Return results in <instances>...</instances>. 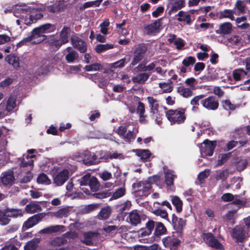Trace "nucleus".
<instances>
[{
  "label": "nucleus",
  "instance_id": "1",
  "mask_svg": "<svg viewBox=\"0 0 250 250\" xmlns=\"http://www.w3.org/2000/svg\"><path fill=\"white\" fill-rule=\"evenodd\" d=\"M45 9L43 6L37 8H18L14 12L15 16L20 18L16 21V22L18 25H20L21 22L26 25L30 24L42 17L43 15L40 11Z\"/></svg>",
  "mask_w": 250,
  "mask_h": 250
},
{
  "label": "nucleus",
  "instance_id": "2",
  "mask_svg": "<svg viewBox=\"0 0 250 250\" xmlns=\"http://www.w3.org/2000/svg\"><path fill=\"white\" fill-rule=\"evenodd\" d=\"M55 26L50 23H46L35 28L31 32V35L24 38L19 43V45L21 46L27 42L33 44H38L44 41L46 39L44 34L50 33L55 30Z\"/></svg>",
  "mask_w": 250,
  "mask_h": 250
},
{
  "label": "nucleus",
  "instance_id": "3",
  "mask_svg": "<svg viewBox=\"0 0 250 250\" xmlns=\"http://www.w3.org/2000/svg\"><path fill=\"white\" fill-rule=\"evenodd\" d=\"M147 99L152 118L155 119L158 125H160L162 124V116L167 112L166 108L160 105L158 101L152 97H148Z\"/></svg>",
  "mask_w": 250,
  "mask_h": 250
},
{
  "label": "nucleus",
  "instance_id": "4",
  "mask_svg": "<svg viewBox=\"0 0 250 250\" xmlns=\"http://www.w3.org/2000/svg\"><path fill=\"white\" fill-rule=\"evenodd\" d=\"M166 116L171 125L183 124L186 119L185 109L183 108L170 109L167 111Z\"/></svg>",
  "mask_w": 250,
  "mask_h": 250
},
{
  "label": "nucleus",
  "instance_id": "5",
  "mask_svg": "<svg viewBox=\"0 0 250 250\" xmlns=\"http://www.w3.org/2000/svg\"><path fill=\"white\" fill-rule=\"evenodd\" d=\"M70 33V29L69 27H64L60 32L59 39L54 36L50 37V43L58 48L62 44L68 42V36Z\"/></svg>",
  "mask_w": 250,
  "mask_h": 250
},
{
  "label": "nucleus",
  "instance_id": "6",
  "mask_svg": "<svg viewBox=\"0 0 250 250\" xmlns=\"http://www.w3.org/2000/svg\"><path fill=\"white\" fill-rule=\"evenodd\" d=\"M130 125H123L117 130L116 132L118 134L122 137L125 141L130 142L134 139V135L138 133V129L133 128L132 131L130 129L128 130Z\"/></svg>",
  "mask_w": 250,
  "mask_h": 250
},
{
  "label": "nucleus",
  "instance_id": "7",
  "mask_svg": "<svg viewBox=\"0 0 250 250\" xmlns=\"http://www.w3.org/2000/svg\"><path fill=\"white\" fill-rule=\"evenodd\" d=\"M231 236L237 242L242 243L246 238V233L244 226H236L230 231Z\"/></svg>",
  "mask_w": 250,
  "mask_h": 250
},
{
  "label": "nucleus",
  "instance_id": "8",
  "mask_svg": "<svg viewBox=\"0 0 250 250\" xmlns=\"http://www.w3.org/2000/svg\"><path fill=\"white\" fill-rule=\"evenodd\" d=\"M44 217L42 213H38L30 217L24 222L22 226V229L25 230L29 229L37 224Z\"/></svg>",
  "mask_w": 250,
  "mask_h": 250
},
{
  "label": "nucleus",
  "instance_id": "9",
  "mask_svg": "<svg viewBox=\"0 0 250 250\" xmlns=\"http://www.w3.org/2000/svg\"><path fill=\"white\" fill-rule=\"evenodd\" d=\"M201 103L204 108L210 110L217 109L219 106L218 101L213 96H209L202 100Z\"/></svg>",
  "mask_w": 250,
  "mask_h": 250
},
{
  "label": "nucleus",
  "instance_id": "10",
  "mask_svg": "<svg viewBox=\"0 0 250 250\" xmlns=\"http://www.w3.org/2000/svg\"><path fill=\"white\" fill-rule=\"evenodd\" d=\"M69 171L64 169L53 176L54 183L57 186H62L68 179Z\"/></svg>",
  "mask_w": 250,
  "mask_h": 250
},
{
  "label": "nucleus",
  "instance_id": "11",
  "mask_svg": "<svg viewBox=\"0 0 250 250\" xmlns=\"http://www.w3.org/2000/svg\"><path fill=\"white\" fill-rule=\"evenodd\" d=\"M215 146V142L205 140L201 144V151L202 153H204L206 156H211L213 155V151Z\"/></svg>",
  "mask_w": 250,
  "mask_h": 250
},
{
  "label": "nucleus",
  "instance_id": "12",
  "mask_svg": "<svg viewBox=\"0 0 250 250\" xmlns=\"http://www.w3.org/2000/svg\"><path fill=\"white\" fill-rule=\"evenodd\" d=\"M146 47L144 44L139 45L135 50L133 59L132 61L131 64L133 65H136L143 58V55L146 51Z\"/></svg>",
  "mask_w": 250,
  "mask_h": 250
},
{
  "label": "nucleus",
  "instance_id": "13",
  "mask_svg": "<svg viewBox=\"0 0 250 250\" xmlns=\"http://www.w3.org/2000/svg\"><path fill=\"white\" fill-rule=\"evenodd\" d=\"M8 217L10 219H17L23 216L24 210L21 208L6 207L5 208Z\"/></svg>",
  "mask_w": 250,
  "mask_h": 250
},
{
  "label": "nucleus",
  "instance_id": "14",
  "mask_svg": "<svg viewBox=\"0 0 250 250\" xmlns=\"http://www.w3.org/2000/svg\"><path fill=\"white\" fill-rule=\"evenodd\" d=\"M171 222L174 229L178 232L182 231L186 224V220L178 218L175 214H172Z\"/></svg>",
  "mask_w": 250,
  "mask_h": 250
},
{
  "label": "nucleus",
  "instance_id": "15",
  "mask_svg": "<svg viewBox=\"0 0 250 250\" xmlns=\"http://www.w3.org/2000/svg\"><path fill=\"white\" fill-rule=\"evenodd\" d=\"M71 43L74 47L78 49L81 53L86 51L87 46L86 43L79 37L73 36L71 39Z\"/></svg>",
  "mask_w": 250,
  "mask_h": 250
},
{
  "label": "nucleus",
  "instance_id": "16",
  "mask_svg": "<svg viewBox=\"0 0 250 250\" xmlns=\"http://www.w3.org/2000/svg\"><path fill=\"white\" fill-rule=\"evenodd\" d=\"M129 219V223L131 225L136 226L137 225L141 223V212L137 210H133L129 213L128 217L127 219Z\"/></svg>",
  "mask_w": 250,
  "mask_h": 250
},
{
  "label": "nucleus",
  "instance_id": "17",
  "mask_svg": "<svg viewBox=\"0 0 250 250\" xmlns=\"http://www.w3.org/2000/svg\"><path fill=\"white\" fill-rule=\"evenodd\" d=\"M160 20L155 21L154 22L145 26V32L147 34H152L159 32L161 26Z\"/></svg>",
  "mask_w": 250,
  "mask_h": 250
},
{
  "label": "nucleus",
  "instance_id": "18",
  "mask_svg": "<svg viewBox=\"0 0 250 250\" xmlns=\"http://www.w3.org/2000/svg\"><path fill=\"white\" fill-rule=\"evenodd\" d=\"M1 180L5 186L12 185L14 183L15 177L13 171L10 170L2 173Z\"/></svg>",
  "mask_w": 250,
  "mask_h": 250
},
{
  "label": "nucleus",
  "instance_id": "19",
  "mask_svg": "<svg viewBox=\"0 0 250 250\" xmlns=\"http://www.w3.org/2000/svg\"><path fill=\"white\" fill-rule=\"evenodd\" d=\"M236 14V12L233 9H224L219 13L220 19H229L231 21L235 20L234 15Z\"/></svg>",
  "mask_w": 250,
  "mask_h": 250
},
{
  "label": "nucleus",
  "instance_id": "20",
  "mask_svg": "<svg viewBox=\"0 0 250 250\" xmlns=\"http://www.w3.org/2000/svg\"><path fill=\"white\" fill-rule=\"evenodd\" d=\"M156 222L153 220H149L146 224V228L141 230V236L143 237L150 234L154 228L155 225L156 226Z\"/></svg>",
  "mask_w": 250,
  "mask_h": 250
},
{
  "label": "nucleus",
  "instance_id": "21",
  "mask_svg": "<svg viewBox=\"0 0 250 250\" xmlns=\"http://www.w3.org/2000/svg\"><path fill=\"white\" fill-rule=\"evenodd\" d=\"M5 61L10 64L12 65L14 68L18 69L20 67L19 58L13 54L7 55L5 58Z\"/></svg>",
  "mask_w": 250,
  "mask_h": 250
},
{
  "label": "nucleus",
  "instance_id": "22",
  "mask_svg": "<svg viewBox=\"0 0 250 250\" xmlns=\"http://www.w3.org/2000/svg\"><path fill=\"white\" fill-rule=\"evenodd\" d=\"M24 210V212L32 214L41 211L42 208L39 204L33 202L26 205Z\"/></svg>",
  "mask_w": 250,
  "mask_h": 250
},
{
  "label": "nucleus",
  "instance_id": "23",
  "mask_svg": "<svg viewBox=\"0 0 250 250\" xmlns=\"http://www.w3.org/2000/svg\"><path fill=\"white\" fill-rule=\"evenodd\" d=\"M64 226L61 225L51 226L41 229L39 233L41 234H51L61 231V229Z\"/></svg>",
  "mask_w": 250,
  "mask_h": 250
},
{
  "label": "nucleus",
  "instance_id": "24",
  "mask_svg": "<svg viewBox=\"0 0 250 250\" xmlns=\"http://www.w3.org/2000/svg\"><path fill=\"white\" fill-rule=\"evenodd\" d=\"M16 99L14 96H11L8 99L6 105L4 104V110L5 113H7L12 111L15 107H16Z\"/></svg>",
  "mask_w": 250,
  "mask_h": 250
},
{
  "label": "nucleus",
  "instance_id": "25",
  "mask_svg": "<svg viewBox=\"0 0 250 250\" xmlns=\"http://www.w3.org/2000/svg\"><path fill=\"white\" fill-rule=\"evenodd\" d=\"M165 183L167 187H173V188L174 187V180L176 177V176L173 174L170 170H167L165 172Z\"/></svg>",
  "mask_w": 250,
  "mask_h": 250
},
{
  "label": "nucleus",
  "instance_id": "26",
  "mask_svg": "<svg viewBox=\"0 0 250 250\" xmlns=\"http://www.w3.org/2000/svg\"><path fill=\"white\" fill-rule=\"evenodd\" d=\"M167 231V228L162 223L158 222L156 223L155 229L154 232V236L158 237L162 235L166 234Z\"/></svg>",
  "mask_w": 250,
  "mask_h": 250
},
{
  "label": "nucleus",
  "instance_id": "27",
  "mask_svg": "<svg viewBox=\"0 0 250 250\" xmlns=\"http://www.w3.org/2000/svg\"><path fill=\"white\" fill-rule=\"evenodd\" d=\"M172 204L175 206L177 212L180 213L183 210V202L177 196H171Z\"/></svg>",
  "mask_w": 250,
  "mask_h": 250
},
{
  "label": "nucleus",
  "instance_id": "28",
  "mask_svg": "<svg viewBox=\"0 0 250 250\" xmlns=\"http://www.w3.org/2000/svg\"><path fill=\"white\" fill-rule=\"evenodd\" d=\"M65 6L64 1H59L56 2L52 5L49 6L47 7L48 11L52 12H58L61 10L64 9Z\"/></svg>",
  "mask_w": 250,
  "mask_h": 250
},
{
  "label": "nucleus",
  "instance_id": "29",
  "mask_svg": "<svg viewBox=\"0 0 250 250\" xmlns=\"http://www.w3.org/2000/svg\"><path fill=\"white\" fill-rule=\"evenodd\" d=\"M64 51L68 52L65 56V59L68 62H73L78 56V53L72 50L71 47L66 48Z\"/></svg>",
  "mask_w": 250,
  "mask_h": 250
},
{
  "label": "nucleus",
  "instance_id": "30",
  "mask_svg": "<svg viewBox=\"0 0 250 250\" xmlns=\"http://www.w3.org/2000/svg\"><path fill=\"white\" fill-rule=\"evenodd\" d=\"M152 212L157 216H160L162 218L165 219L167 220L169 223H170L168 218V215L167 211L164 209H162L159 208H152Z\"/></svg>",
  "mask_w": 250,
  "mask_h": 250
},
{
  "label": "nucleus",
  "instance_id": "31",
  "mask_svg": "<svg viewBox=\"0 0 250 250\" xmlns=\"http://www.w3.org/2000/svg\"><path fill=\"white\" fill-rule=\"evenodd\" d=\"M97 233L92 231H88L83 234V242L87 245H91L93 242V238L97 237Z\"/></svg>",
  "mask_w": 250,
  "mask_h": 250
},
{
  "label": "nucleus",
  "instance_id": "32",
  "mask_svg": "<svg viewBox=\"0 0 250 250\" xmlns=\"http://www.w3.org/2000/svg\"><path fill=\"white\" fill-rule=\"evenodd\" d=\"M149 75L146 73H140L132 78V80L134 83H144L149 78Z\"/></svg>",
  "mask_w": 250,
  "mask_h": 250
},
{
  "label": "nucleus",
  "instance_id": "33",
  "mask_svg": "<svg viewBox=\"0 0 250 250\" xmlns=\"http://www.w3.org/2000/svg\"><path fill=\"white\" fill-rule=\"evenodd\" d=\"M177 16H178L177 19L178 21L186 22L188 24H190L191 23V20L190 18V15L188 13L183 11H181L178 13Z\"/></svg>",
  "mask_w": 250,
  "mask_h": 250
},
{
  "label": "nucleus",
  "instance_id": "34",
  "mask_svg": "<svg viewBox=\"0 0 250 250\" xmlns=\"http://www.w3.org/2000/svg\"><path fill=\"white\" fill-rule=\"evenodd\" d=\"M185 1L184 0H178L171 3L170 5V12H174L184 7Z\"/></svg>",
  "mask_w": 250,
  "mask_h": 250
},
{
  "label": "nucleus",
  "instance_id": "35",
  "mask_svg": "<svg viewBox=\"0 0 250 250\" xmlns=\"http://www.w3.org/2000/svg\"><path fill=\"white\" fill-rule=\"evenodd\" d=\"M7 215L5 208L0 209V225L6 226L10 223L11 220Z\"/></svg>",
  "mask_w": 250,
  "mask_h": 250
},
{
  "label": "nucleus",
  "instance_id": "36",
  "mask_svg": "<svg viewBox=\"0 0 250 250\" xmlns=\"http://www.w3.org/2000/svg\"><path fill=\"white\" fill-rule=\"evenodd\" d=\"M247 18L246 16H242L241 17L237 18L235 20V21L237 27L241 29H245L249 27V23L245 22Z\"/></svg>",
  "mask_w": 250,
  "mask_h": 250
},
{
  "label": "nucleus",
  "instance_id": "37",
  "mask_svg": "<svg viewBox=\"0 0 250 250\" xmlns=\"http://www.w3.org/2000/svg\"><path fill=\"white\" fill-rule=\"evenodd\" d=\"M221 33L224 34H229L232 31V24L229 22H224L221 24L219 27Z\"/></svg>",
  "mask_w": 250,
  "mask_h": 250
},
{
  "label": "nucleus",
  "instance_id": "38",
  "mask_svg": "<svg viewBox=\"0 0 250 250\" xmlns=\"http://www.w3.org/2000/svg\"><path fill=\"white\" fill-rule=\"evenodd\" d=\"M246 74V72L243 69H236L233 72V77L235 81L242 80Z\"/></svg>",
  "mask_w": 250,
  "mask_h": 250
},
{
  "label": "nucleus",
  "instance_id": "39",
  "mask_svg": "<svg viewBox=\"0 0 250 250\" xmlns=\"http://www.w3.org/2000/svg\"><path fill=\"white\" fill-rule=\"evenodd\" d=\"M222 104L224 109L229 111H233L237 107L236 104L232 103L229 100L223 101Z\"/></svg>",
  "mask_w": 250,
  "mask_h": 250
},
{
  "label": "nucleus",
  "instance_id": "40",
  "mask_svg": "<svg viewBox=\"0 0 250 250\" xmlns=\"http://www.w3.org/2000/svg\"><path fill=\"white\" fill-rule=\"evenodd\" d=\"M37 183L39 184H44L46 185H50L51 183L46 174L44 173L40 174L37 179Z\"/></svg>",
  "mask_w": 250,
  "mask_h": 250
},
{
  "label": "nucleus",
  "instance_id": "41",
  "mask_svg": "<svg viewBox=\"0 0 250 250\" xmlns=\"http://www.w3.org/2000/svg\"><path fill=\"white\" fill-rule=\"evenodd\" d=\"M111 210L109 206H106L101 209L99 215L101 219L105 220L109 218L111 214Z\"/></svg>",
  "mask_w": 250,
  "mask_h": 250
},
{
  "label": "nucleus",
  "instance_id": "42",
  "mask_svg": "<svg viewBox=\"0 0 250 250\" xmlns=\"http://www.w3.org/2000/svg\"><path fill=\"white\" fill-rule=\"evenodd\" d=\"M88 186L93 192L98 191L99 188L100 184L97 178L95 176H92Z\"/></svg>",
  "mask_w": 250,
  "mask_h": 250
},
{
  "label": "nucleus",
  "instance_id": "43",
  "mask_svg": "<svg viewBox=\"0 0 250 250\" xmlns=\"http://www.w3.org/2000/svg\"><path fill=\"white\" fill-rule=\"evenodd\" d=\"M192 90L191 88L181 86L178 88V91L183 97L188 98L192 95Z\"/></svg>",
  "mask_w": 250,
  "mask_h": 250
},
{
  "label": "nucleus",
  "instance_id": "44",
  "mask_svg": "<svg viewBox=\"0 0 250 250\" xmlns=\"http://www.w3.org/2000/svg\"><path fill=\"white\" fill-rule=\"evenodd\" d=\"M208 246L216 250H224V246L215 237L212 239Z\"/></svg>",
  "mask_w": 250,
  "mask_h": 250
},
{
  "label": "nucleus",
  "instance_id": "45",
  "mask_svg": "<svg viewBox=\"0 0 250 250\" xmlns=\"http://www.w3.org/2000/svg\"><path fill=\"white\" fill-rule=\"evenodd\" d=\"M143 188L142 189H138L136 191H142V194L144 195H146L148 194L149 191L151 188V185L147 180L143 181Z\"/></svg>",
  "mask_w": 250,
  "mask_h": 250
},
{
  "label": "nucleus",
  "instance_id": "46",
  "mask_svg": "<svg viewBox=\"0 0 250 250\" xmlns=\"http://www.w3.org/2000/svg\"><path fill=\"white\" fill-rule=\"evenodd\" d=\"M113 48V45L111 44H100L96 46L95 50L97 53H100L104 51L112 49Z\"/></svg>",
  "mask_w": 250,
  "mask_h": 250
},
{
  "label": "nucleus",
  "instance_id": "47",
  "mask_svg": "<svg viewBox=\"0 0 250 250\" xmlns=\"http://www.w3.org/2000/svg\"><path fill=\"white\" fill-rule=\"evenodd\" d=\"M234 161L235 166L237 170L239 171L243 170L248 165V162L245 160H241L239 161L235 160Z\"/></svg>",
  "mask_w": 250,
  "mask_h": 250
},
{
  "label": "nucleus",
  "instance_id": "48",
  "mask_svg": "<svg viewBox=\"0 0 250 250\" xmlns=\"http://www.w3.org/2000/svg\"><path fill=\"white\" fill-rule=\"evenodd\" d=\"M69 209L67 208H62L54 213V215L58 218L66 217L68 216Z\"/></svg>",
  "mask_w": 250,
  "mask_h": 250
},
{
  "label": "nucleus",
  "instance_id": "49",
  "mask_svg": "<svg viewBox=\"0 0 250 250\" xmlns=\"http://www.w3.org/2000/svg\"><path fill=\"white\" fill-rule=\"evenodd\" d=\"M91 177L90 174L87 173L79 179L78 181L81 186H87L89 185Z\"/></svg>",
  "mask_w": 250,
  "mask_h": 250
},
{
  "label": "nucleus",
  "instance_id": "50",
  "mask_svg": "<svg viewBox=\"0 0 250 250\" xmlns=\"http://www.w3.org/2000/svg\"><path fill=\"white\" fill-rule=\"evenodd\" d=\"M235 11L236 10L238 11V13L237 14L239 15L241 13H243L245 12V6L244 2L241 0H238L236 2L234 9Z\"/></svg>",
  "mask_w": 250,
  "mask_h": 250
},
{
  "label": "nucleus",
  "instance_id": "51",
  "mask_svg": "<svg viewBox=\"0 0 250 250\" xmlns=\"http://www.w3.org/2000/svg\"><path fill=\"white\" fill-rule=\"evenodd\" d=\"M102 65L99 63H94L90 65H86L85 70L87 71H98L102 69Z\"/></svg>",
  "mask_w": 250,
  "mask_h": 250
},
{
  "label": "nucleus",
  "instance_id": "52",
  "mask_svg": "<svg viewBox=\"0 0 250 250\" xmlns=\"http://www.w3.org/2000/svg\"><path fill=\"white\" fill-rule=\"evenodd\" d=\"M38 247V243L32 240L28 242L24 246V250H36Z\"/></svg>",
  "mask_w": 250,
  "mask_h": 250
},
{
  "label": "nucleus",
  "instance_id": "53",
  "mask_svg": "<svg viewBox=\"0 0 250 250\" xmlns=\"http://www.w3.org/2000/svg\"><path fill=\"white\" fill-rule=\"evenodd\" d=\"M236 212L237 210H229L225 215L226 219L232 225H233L235 223L234 215Z\"/></svg>",
  "mask_w": 250,
  "mask_h": 250
},
{
  "label": "nucleus",
  "instance_id": "54",
  "mask_svg": "<svg viewBox=\"0 0 250 250\" xmlns=\"http://www.w3.org/2000/svg\"><path fill=\"white\" fill-rule=\"evenodd\" d=\"M210 170L206 169L200 172L198 175V179L201 183H203L205 179L207 178L209 175Z\"/></svg>",
  "mask_w": 250,
  "mask_h": 250
},
{
  "label": "nucleus",
  "instance_id": "55",
  "mask_svg": "<svg viewBox=\"0 0 250 250\" xmlns=\"http://www.w3.org/2000/svg\"><path fill=\"white\" fill-rule=\"evenodd\" d=\"M159 87L161 89L163 93H169L172 90V87L170 84L167 83H160Z\"/></svg>",
  "mask_w": 250,
  "mask_h": 250
},
{
  "label": "nucleus",
  "instance_id": "56",
  "mask_svg": "<svg viewBox=\"0 0 250 250\" xmlns=\"http://www.w3.org/2000/svg\"><path fill=\"white\" fill-rule=\"evenodd\" d=\"M132 151L135 152L137 156H150L152 154L148 149H136Z\"/></svg>",
  "mask_w": 250,
  "mask_h": 250
},
{
  "label": "nucleus",
  "instance_id": "57",
  "mask_svg": "<svg viewBox=\"0 0 250 250\" xmlns=\"http://www.w3.org/2000/svg\"><path fill=\"white\" fill-rule=\"evenodd\" d=\"M33 160H28V161H25L24 157H22V159L21 160V161L20 164V167H30L29 171L33 168Z\"/></svg>",
  "mask_w": 250,
  "mask_h": 250
},
{
  "label": "nucleus",
  "instance_id": "58",
  "mask_svg": "<svg viewBox=\"0 0 250 250\" xmlns=\"http://www.w3.org/2000/svg\"><path fill=\"white\" fill-rule=\"evenodd\" d=\"M195 62V58L191 56H189L185 58L182 62V63L185 66L188 67L190 65H192L193 63H194Z\"/></svg>",
  "mask_w": 250,
  "mask_h": 250
},
{
  "label": "nucleus",
  "instance_id": "59",
  "mask_svg": "<svg viewBox=\"0 0 250 250\" xmlns=\"http://www.w3.org/2000/svg\"><path fill=\"white\" fill-rule=\"evenodd\" d=\"M214 237V235L210 232L204 233L203 234L202 239L208 245L210 243L212 239Z\"/></svg>",
  "mask_w": 250,
  "mask_h": 250
},
{
  "label": "nucleus",
  "instance_id": "60",
  "mask_svg": "<svg viewBox=\"0 0 250 250\" xmlns=\"http://www.w3.org/2000/svg\"><path fill=\"white\" fill-rule=\"evenodd\" d=\"M126 63V60L125 59H122L115 62L111 64V67L114 68H122Z\"/></svg>",
  "mask_w": 250,
  "mask_h": 250
},
{
  "label": "nucleus",
  "instance_id": "61",
  "mask_svg": "<svg viewBox=\"0 0 250 250\" xmlns=\"http://www.w3.org/2000/svg\"><path fill=\"white\" fill-rule=\"evenodd\" d=\"M125 193V188H120L114 192L112 196L114 199H118L124 196Z\"/></svg>",
  "mask_w": 250,
  "mask_h": 250
},
{
  "label": "nucleus",
  "instance_id": "62",
  "mask_svg": "<svg viewBox=\"0 0 250 250\" xmlns=\"http://www.w3.org/2000/svg\"><path fill=\"white\" fill-rule=\"evenodd\" d=\"M229 41L233 45H239L242 43L241 38L238 36H233L231 37Z\"/></svg>",
  "mask_w": 250,
  "mask_h": 250
},
{
  "label": "nucleus",
  "instance_id": "63",
  "mask_svg": "<svg viewBox=\"0 0 250 250\" xmlns=\"http://www.w3.org/2000/svg\"><path fill=\"white\" fill-rule=\"evenodd\" d=\"M229 173L227 169L221 171L219 174H218L216 177V179L217 180H221L223 181L226 180L228 176Z\"/></svg>",
  "mask_w": 250,
  "mask_h": 250
},
{
  "label": "nucleus",
  "instance_id": "64",
  "mask_svg": "<svg viewBox=\"0 0 250 250\" xmlns=\"http://www.w3.org/2000/svg\"><path fill=\"white\" fill-rule=\"evenodd\" d=\"M136 112L139 115L144 114L145 112V107L144 104L140 102L136 103Z\"/></svg>",
  "mask_w": 250,
  "mask_h": 250
}]
</instances>
